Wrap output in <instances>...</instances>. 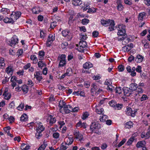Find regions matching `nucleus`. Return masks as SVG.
Segmentation results:
<instances>
[{"instance_id":"obj_64","label":"nucleus","mask_w":150,"mask_h":150,"mask_svg":"<svg viewBox=\"0 0 150 150\" xmlns=\"http://www.w3.org/2000/svg\"><path fill=\"white\" fill-rule=\"evenodd\" d=\"M59 136V134L58 132L54 133L53 134V137L55 139L58 138Z\"/></svg>"},{"instance_id":"obj_24","label":"nucleus","mask_w":150,"mask_h":150,"mask_svg":"<svg viewBox=\"0 0 150 150\" xmlns=\"http://www.w3.org/2000/svg\"><path fill=\"white\" fill-rule=\"evenodd\" d=\"M30 59L31 60L33 61V64L37 63L38 61V59L35 55H32L30 56Z\"/></svg>"},{"instance_id":"obj_3","label":"nucleus","mask_w":150,"mask_h":150,"mask_svg":"<svg viewBox=\"0 0 150 150\" xmlns=\"http://www.w3.org/2000/svg\"><path fill=\"white\" fill-rule=\"evenodd\" d=\"M100 125L98 122H96L95 121L93 122L91 125L90 127V130L92 132H95L96 129H98L100 128Z\"/></svg>"},{"instance_id":"obj_16","label":"nucleus","mask_w":150,"mask_h":150,"mask_svg":"<svg viewBox=\"0 0 150 150\" xmlns=\"http://www.w3.org/2000/svg\"><path fill=\"white\" fill-rule=\"evenodd\" d=\"M111 20L108 19L107 20H101L100 21L101 24L105 26H108L110 25L111 22Z\"/></svg>"},{"instance_id":"obj_63","label":"nucleus","mask_w":150,"mask_h":150,"mask_svg":"<svg viewBox=\"0 0 150 150\" xmlns=\"http://www.w3.org/2000/svg\"><path fill=\"white\" fill-rule=\"evenodd\" d=\"M126 140L125 139H123L118 144L117 146L118 147H120L123 145L125 142Z\"/></svg>"},{"instance_id":"obj_55","label":"nucleus","mask_w":150,"mask_h":150,"mask_svg":"<svg viewBox=\"0 0 150 150\" xmlns=\"http://www.w3.org/2000/svg\"><path fill=\"white\" fill-rule=\"evenodd\" d=\"M118 69L119 71H122L124 69V67L122 65H119L118 67Z\"/></svg>"},{"instance_id":"obj_38","label":"nucleus","mask_w":150,"mask_h":150,"mask_svg":"<svg viewBox=\"0 0 150 150\" xmlns=\"http://www.w3.org/2000/svg\"><path fill=\"white\" fill-rule=\"evenodd\" d=\"M87 43L85 41L81 40L79 43V45L80 46L83 47L84 48L86 46Z\"/></svg>"},{"instance_id":"obj_48","label":"nucleus","mask_w":150,"mask_h":150,"mask_svg":"<svg viewBox=\"0 0 150 150\" xmlns=\"http://www.w3.org/2000/svg\"><path fill=\"white\" fill-rule=\"evenodd\" d=\"M76 46L77 47H78L76 48V49L78 51H79L80 52H84V47H83L80 46H79L78 44L76 45Z\"/></svg>"},{"instance_id":"obj_41","label":"nucleus","mask_w":150,"mask_h":150,"mask_svg":"<svg viewBox=\"0 0 150 150\" xmlns=\"http://www.w3.org/2000/svg\"><path fill=\"white\" fill-rule=\"evenodd\" d=\"M47 146V143H44L40 146L38 150H44L45 149Z\"/></svg>"},{"instance_id":"obj_12","label":"nucleus","mask_w":150,"mask_h":150,"mask_svg":"<svg viewBox=\"0 0 150 150\" xmlns=\"http://www.w3.org/2000/svg\"><path fill=\"white\" fill-rule=\"evenodd\" d=\"M8 89H5L3 94V95L4 96V99L7 100H9L11 97V95L8 93Z\"/></svg>"},{"instance_id":"obj_60","label":"nucleus","mask_w":150,"mask_h":150,"mask_svg":"<svg viewBox=\"0 0 150 150\" xmlns=\"http://www.w3.org/2000/svg\"><path fill=\"white\" fill-rule=\"evenodd\" d=\"M57 25V22H53L51 23L50 25V28H54Z\"/></svg>"},{"instance_id":"obj_11","label":"nucleus","mask_w":150,"mask_h":150,"mask_svg":"<svg viewBox=\"0 0 150 150\" xmlns=\"http://www.w3.org/2000/svg\"><path fill=\"white\" fill-rule=\"evenodd\" d=\"M116 3L117 5V10L120 11L122 10L124 7L123 5L122 4L121 0H117Z\"/></svg>"},{"instance_id":"obj_57","label":"nucleus","mask_w":150,"mask_h":150,"mask_svg":"<svg viewBox=\"0 0 150 150\" xmlns=\"http://www.w3.org/2000/svg\"><path fill=\"white\" fill-rule=\"evenodd\" d=\"M89 22V20L86 19H84L82 21L81 23L84 25L87 24Z\"/></svg>"},{"instance_id":"obj_39","label":"nucleus","mask_w":150,"mask_h":150,"mask_svg":"<svg viewBox=\"0 0 150 150\" xmlns=\"http://www.w3.org/2000/svg\"><path fill=\"white\" fill-rule=\"evenodd\" d=\"M54 39V37L53 36V35L52 34H50L48 37L47 41L52 42Z\"/></svg>"},{"instance_id":"obj_54","label":"nucleus","mask_w":150,"mask_h":150,"mask_svg":"<svg viewBox=\"0 0 150 150\" xmlns=\"http://www.w3.org/2000/svg\"><path fill=\"white\" fill-rule=\"evenodd\" d=\"M68 45V43L67 42H64L61 44V46L63 49H65L67 47Z\"/></svg>"},{"instance_id":"obj_50","label":"nucleus","mask_w":150,"mask_h":150,"mask_svg":"<svg viewBox=\"0 0 150 150\" xmlns=\"http://www.w3.org/2000/svg\"><path fill=\"white\" fill-rule=\"evenodd\" d=\"M123 105L122 104H116L115 108V109L119 110L121 109Z\"/></svg>"},{"instance_id":"obj_23","label":"nucleus","mask_w":150,"mask_h":150,"mask_svg":"<svg viewBox=\"0 0 150 150\" xmlns=\"http://www.w3.org/2000/svg\"><path fill=\"white\" fill-rule=\"evenodd\" d=\"M38 58L40 60H42L44 57L45 55V52L43 51H39L38 52Z\"/></svg>"},{"instance_id":"obj_32","label":"nucleus","mask_w":150,"mask_h":150,"mask_svg":"<svg viewBox=\"0 0 150 150\" xmlns=\"http://www.w3.org/2000/svg\"><path fill=\"white\" fill-rule=\"evenodd\" d=\"M133 122L129 121L127 122L125 125V127L126 128L130 129L133 127Z\"/></svg>"},{"instance_id":"obj_52","label":"nucleus","mask_w":150,"mask_h":150,"mask_svg":"<svg viewBox=\"0 0 150 150\" xmlns=\"http://www.w3.org/2000/svg\"><path fill=\"white\" fill-rule=\"evenodd\" d=\"M41 132L39 131V130H38L35 134V136L36 138L38 139H39L40 137L42 136V134H41Z\"/></svg>"},{"instance_id":"obj_18","label":"nucleus","mask_w":150,"mask_h":150,"mask_svg":"<svg viewBox=\"0 0 150 150\" xmlns=\"http://www.w3.org/2000/svg\"><path fill=\"white\" fill-rule=\"evenodd\" d=\"M144 57L140 54H138L135 57V61L137 63H140L143 60Z\"/></svg>"},{"instance_id":"obj_1","label":"nucleus","mask_w":150,"mask_h":150,"mask_svg":"<svg viewBox=\"0 0 150 150\" xmlns=\"http://www.w3.org/2000/svg\"><path fill=\"white\" fill-rule=\"evenodd\" d=\"M11 12L12 13L10 15L11 17H5L3 20L4 23L13 24L14 22L19 18L21 16V13L20 11H16Z\"/></svg>"},{"instance_id":"obj_58","label":"nucleus","mask_w":150,"mask_h":150,"mask_svg":"<svg viewBox=\"0 0 150 150\" xmlns=\"http://www.w3.org/2000/svg\"><path fill=\"white\" fill-rule=\"evenodd\" d=\"M67 140L69 141V143H66L65 144L68 145L71 144L73 142V139L71 138H68L67 139Z\"/></svg>"},{"instance_id":"obj_42","label":"nucleus","mask_w":150,"mask_h":150,"mask_svg":"<svg viewBox=\"0 0 150 150\" xmlns=\"http://www.w3.org/2000/svg\"><path fill=\"white\" fill-rule=\"evenodd\" d=\"M89 115V114L88 112H85L83 113L81 118L83 120H85L86 119Z\"/></svg>"},{"instance_id":"obj_53","label":"nucleus","mask_w":150,"mask_h":150,"mask_svg":"<svg viewBox=\"0 0 150 150\" xmlns=\"http://www.w3.org/2000/svg\"><path fill=\"white\" fill-rule=\"evenodd\" d=\"M109 104L111 106L115 107L116 105V103L114 100H112L111 101L109 102Z\"/></svg>"},{"instance_id":"obj_17","label":"nucleus","mask_w":150,"mask_h":150,"mask_svg":"<svg viewBox=\"0 0 150 150\" xmlns=\"http://www.w3.org/2000/svg\"><path fill=\"white\" fill-rule=\"evenodd\" d=\"M146 16V13L143 12L139 13L138 17V18L139 21H142Z\"/></svg>"},{"instance_id":"obj_49","label":"nucleus","mask_w":150,"mask_h":150,"mask_svg":"<svg viewBox=\"0 0 150 150\" xmlns=\"http://www.w3.org/2000/svg\"><path fill=\"white\" fill-rule=\"evenodd\" d=\"M66 56L65 54H62L61 55V56L59 57L58 58L59 60H62V61H66L65 58H66Z\"/></svg>"},{"instance_id":"obj_31","label":"nucleus","mask_w":150,"mask_h":150,"mask_svg":"<svg viewBox=\"0 0 150 150\" xmlns=\"http://www.w3.org/2000/svg\"><path fill=\"white\" fill-rule=\"evenodd\" d=\"M115 90L116 93H117L119 95L122 94L123 91V89H121L120 87H117L115 88Z\"/></svg>"},{"instance_id":"obj_9","label":"nucleus","mask_w":150,"mask_h":150,"mask_svg":"<svg viewBox=\"0 0 150 150\" xmlns=\"http://www.w3.org/2000/svg\"><path fill=\"white\" fill-rule=\"evenodd\" d=\"M42 74L41 72L39 71L35 72L34 74L35 77L36 78L37 80H38L39 82L41 81L42 79Z\"/></svg>"},{"instance_id":"obj_44","label":"nucleus","mask_w":150,"mask_h":150,"mask_svg":"<svg viewBox=\"0 0 150 150\" xmlns=\"http://www.w3.org/2000/svg\"><path fill=\"white\" fill-rule=\"evenodd\" d=\"M144 146V142L142 141L138 142L137 144V148L143 147Z\"/></svg>"},{"instance_id":"obj_5","label":"nucleus","mask_w":150,"mask_h":150,"mask_svg":"<svg viewBox=\"0 0 150 150\" xmlns=\"http://www.w3.org/2000/svg\"><path fill=\"white\" fill-rule=\"evenodd\" d=\"M34 125L36 126V131L39 130V131L42 132L44 130V128L41 122H36L34 123Z\"/></svg>"},{"instance_id":"obj_4","label":"nucleus","mask_w":150,"mask_h":150,"mask_svg":"<svg viewBox=\"0 0 150 150\" xmlns=\"http://www.w3.org/2000/svg\"><path fill=\"white\" fill-rule=\"evenodd\" d=\"M62 34L63 36L64 37L67 36L69 40H70L72 38V34L68 30H65L62 31Z\"/></svg>"},{"instance_id":"obj_27","label":"nucleus","mask_w":150,"mask_h":150,"mask_svg":"<svg viewBox=\"0 0 150 150\" xmlns=\"http://www.w3.org/2000/svg\"><path fill=\"white\" fill-rule=\"evenodd\" d=\"M82 4V1L81 0H73L72 4L75 6H79Z\"/></svg>"},{"instance_id":"obj_2","label":"nucleus","mask_w":150,"mask_h":150,"mask_svg":"<svg viewBox=\"0 0 150 150\" xmlns=\"http://www.w3.org/2000/svg\"><path fill=\"white\" fill-rule=\"evenodd\" d=\"M93 64L90 62H86L83 64V69H82V72L83 73L90 74L91 72L89 69L93 67Z\"/></svg>"},{"instance_id":"obj_28","label":"nucleus","mask_w":150,"mask_h":150,"mask_svg":"<svg viewBox=\"0 0 150 150\" xmlns=\"http://www.w3.org/2000/svg\"><path fill=\"white\" fill-rule=\"evenodd\" d=\"M137 88V84L135 83H132L130 85L129 88L133 91L136 90Z\"/></svg>"},{"instance_id":"obj_30","label":"nucleus","mask_w":150,"mask_h":150,"mask_svg":"<svg viewBox=\"0 0 150 150\" xmlns=\"http://www.w3.org/2000/svg\"><path fill=\"white\" fill-rule=\"evenodd\" d=\"M30 146L27 144L23 143L21 146V149L22 150H27L29 149Z\"/></svg>"},{"instance_id":"obj_56","label":"nucleus","mask_w":150,"mask_h":150,"mask_svg":"<svg viewBox=\"0 0 150 150\" xmlns=\"http://www.w3.org/2000/svg\"><path fill=\"white\" fill-rule=\"evenodd\" d=\"M45 64V63L42 61H40L38 63V65L39 67L42 68Z\"/></svg>"},{"instance_id":"obj_51","label":"nucleus","mask_w":150,"mask_h":150,"mask_svg":"<svg viewBox=\"0 0 150 150\" xmlns=\"http://www.w3.org/2000/svg\"><path fill=\"white\" fill-rule=\"evenodd\" d=\"M122 50L125 52H129L130 50L128 46L126 45L122 47Z\"/></svg>"},{"instance_id":"obj_7","label":"nucleus","mask_w":150,"mask_h":150,"mask_svg":"<svg viewBox=\"0 0 150 150\" xmlns=\"http://www.w3.org/2000/svg\"><path fill=\"white\" fill-rule=\"evenodd\" d=\"M9 42L10 45L12 46L13 45H14L18 43V39L16 36H13Z\"/></svg>"},{"instance_id":"obj_61","label":"nucleus","mask_w":150,"mask_h":150,"mask_svg":"<svg viewBox=\"0 0 150 150\" xmlns=\"http://www.w3.org/2000/svg\"><path fill=\"white\" fill-rule=\"evenodd\" d=\"M24 107V104L23 103H21L17 107V109L19 110H21Z\"/></svg>"},{"instance_id":"obj_19","label":"nucleus","mask_w":150,"mask_h":150,"mask_svg":"<svg viewBox=\"0 0 150 150\" xmlns=\"http://www.w3.org/2000/svg\"><path fill=\"white\" fill-rule=\"evenodd\" d=\"M91 93H93L96 92V91L98 90V88H99L100 87L98 85L95 83L92 84L91 86Z\"/></svg>"},{"instance_id":"obj_13","label":"nucleus","mask_w":150,"mask_h":150,"mask_svg":"<svg viewBox=\"0 0 150 150\" xmlns=\"http://www.w3.org/2000/svg\"><path fill=\"white\" fill-rule=\"evenodd\" d=\"M63 110L65 113H68L72 111L73 108L70 105H67L64 107Z\"/></svg>"},{"instance_id":"obj_6","label":"nucleus","mask_w":150,"mask_h":150,"mask_svg":"<svg viewBox=\"0 0 150 150\" xmlns=\"http://www.w3.org/2000/svg\"><path fill=\"white\" fill-rule=\"evenodd\" d=\"M123 92L125 95L128 96L132 93L133 91L129 88L124 87L123 88Z\"/></svg>"},{"instance_id":"obj_46","label":"nucleus","mask_w":150,"mask_h":150,"mask_svg":"<svg viewBox=\"0 0 150 150\" xmlns=\"http://www.w3.org/2000/svg\"><path fill=\"white\" fill-rule=\"evenodd\" d=\"M123 30H118V32L117 33V35L119 36H125V34L126 33L125 30H124V32H123L122 33Z\"/></svg>"},{"instance_id":"obj_43","label":"nucleus","mask_w":150,"mask_h":150,"mask_svg":"<svg viewBox=\"0 0 150 150\" xmlns=\"http://www.w3.org/2000/svg\"><path fill=\"white\" fill-rule=\"evenodd\" d=\"M143 90L141 88H137V89L136 91V96H137V94H139L143 92Z\"/></svg>"},{"instance_id":"obj_20","label":"nucleus","mask_w":150,"mask_h":150,"mask_svg":"<svg viewBox=\"0 0 150 150\" xmlns=\"http://www.w3.org/2000/svg\"><path fill=\"white\" fill-rule=\"evenodd\" d=\"M56 119L54 117H53L51 115H50L49 117V118L47 119V122H49L51 125H52L54 123L56 122Z\"/></svg>"},{"instance_id":"obj_14","label":"nucleus","mask_w":150,"mask_h":150,"mask_svg":"<svg viewBox=\"0 0 150 150\" xmlns=\"http://www.w3.org/2000/svg\"><path fill=\"white\" fill-rule=\"evenodd\" d=\"M87 125L86 123L83 122L82 123V122L80 121L76 124V127L78 128H83L84 129L86 128V127Z\"/></svg>"},{"instance_id":"obj_34","label":"nucleus","mask_w":150,"mask_h":150,"mask_svg":"<svg viewBox=\"0 0 150 150\" xmlns=\"http://www.w3.org/2000/svg\"><path fill=\"white\" fill-rule=\"evenodd\" d=\"M32 11L33 13L35 14H38L40 12L39 8L36 7H33L32 8Z\"/></svg>"},{"instance_id":"obj_45","label":"nucleus","mask_w":150,"mask_h":150,"mask_svg":"<svg viewBox=\"0 0 150 150\" xmlns=\"http://www.w3.org/2000/svg\"><path fill=\"white\" fill-rule=\"evenodd\" d=\"M126 114L127 115L130 116L131 115V112H132V109L130 108H127L125 111Z\"/></svg>"},{"instance_id":"obj_26","label":"nucleus","mask_w":150,"mask_h":150,"mask_svg":"<svg viewBox=\"0 0 150 150\" xmlns=\"http://www.w3.org/2000/svg\"><path fill=\"white\" fill-rule=\"evenodd\" d=\"M66 103L64 101L60 100L59 101V106L60 107V112H61V110H62V109L64 108V107L65 106Z\"/></svg>"},{"instance_id":"obj_22","label":"nucleus","mask_w":150,"mask_h":150,"mask_svg":"<svg viewBox=\"0 0 150 150\" xmlns=\"http://www.w3.org/2000/svg\"><path fill=\"white\" fill-rule=\"evenodd\" d=\"M6 72L8 74H10L11 75L13 73V67L12 66H9L6 69Z\"/></svg>"},{"instance_id":"obj_36","label":"nucleus","mask_w":150,"mask_h":150,"mask_svg":"<svg viewBox=\"0 0 150 150\" xmlns=\"http://www.w3.org/2000/svg\"><path fill=\"white\" fill-rule=\"evenodd\" d=\"M5 64L4 59L3 58H0V68L4 67Z\"/></svg>"},{"instance_id":"obj_25","label":"nucleus","mask_w":150,"mask_h":150,"mask_svg":"<svg viewBox=\"0 0 150 150\" xmlns=\"http://www.w3.org/2000/svg\"><path fill=\"white\" fill-rule=\"evenodd\" d=\"M111 21L110 24V25H109V27H108V30L110 31H112L114 30L115 24L113 20H111Z\"/></svg>"},{"instance_id":"obj_47","label":"nucleus","mask_w":150,"mask_h":150,"mask_svg":"<svg viewBox=\"0 0 150 150\" xmlns=\"http://www.w3.org/2000/svg\"><path fill=\"white\" fill-rule=\"evenodd\" d=\"M107 116L106 115H104L102 117L100 116L99 120L101 122H104L106 121V119H107Z\"/></svg>"},{"instance_id":"obj_35","label":"nucleus","mask_w":150,"mask_h":150,"mask_svg":"<svg viewBox=\"0 0 150 150\" xmlns=\"http://www.w3.org/2000/svg\"><path fill=\"white\" fill-rule=\"evenodd\" d=\"M125 26L123 25H118V26L117 27V29L118 30H123L122 33L124 32V30H125Z\"/></svg>"},{"instance_id":"obj_21","label":"nucleus","mask_w":150,"mask_h":150,"mask_svg":"<svg viewBox=\"0 0 150 150\" xmlns=\"http://www.w3.org/2000/svg\"><path fill=\"white\" fill-rule=\"evenodd\" d=\"M1 12L3 14L6 15L9 14L10 11L8 8H3L1 9Z\"/></svg>"},{"instance_id":"obj_10","label":"nucleus","mask_w":150,"mask_h":150,"mask_svg":"<svg viewBox=\"0 0 150 150\" xmlns=\"http://www.w3.org/2000/svg\"><path fill=\"white\" fill-rule=\"evenodd\" d=\"M74 137L76 139H79L80 140L83 139V136L80 133L79 131H75L74 132Z\"/></svg>"},{"instance_id":"obj_37","label":"nucleus","mask_w":150,"mask_h":150,"mask_svg":"<svg viewBox=\"0 0 150 150\" xmlns=\"http://www.w3.org/2000/svg\"><path fill=\"white\" fill-rule=\"evenodd\" d=\"M28 120L27 115L25 114H23L20 118V120L21 121H26Z\"/></svg>"},{"instance_id":"obj_8","label":"nucleus","mask_w":150,"mask_h":150,"mask_svg":"<svg viewBox=\"0 0 150 150\" xmlns=\"http://www.w3.org/2000/svg\"><path fill=\"white\" fill-rule=\"evenodd\" d=\"M119 40H122V43L123 45H125L127 44L130 40L128 37L123 36L122 38H118Z\"/></svg>"},{"instance_id":"obj_29","label":"nucleus","mask_w":150,"mask_h":150,"mask_svg":"<svg viewBox=\"0 0 150 150\" xmlns=\"http://www.w3.org/2000/svg\"><path fill=\"white\" fill-rule=\"evenodd\" d=\"M96 111L97 113L99 114H103L104 111V110L103 108H100L98 106H96Z\"/></svg>"},{"instance_id":"obj_62","label":"nucleus","mask_w":150,"mask_h":150,"mask_svg":"<svg viewBox=\"0 0 150 150\" xmlns=\"http://www.w3.org/2000/svg\"><path fill=\"white\" fill-rule=\"evenodd\" d=\"M134 139L133 138H130L127 142V145H129L132 144V142L133 141Z\"/></svg>"},{"instance_id":"obj_15","label":"nucleus","mask_w":150,"mask_h":150,"mask_svg":"<svg viewBox=\"0 0 150 150\" xmlns=\"http://www.w3.org/2000/svg\"><path fill=\"white\" fill-rule=\"evenodd\" d=\"M150 135V129L148 128V131L145 134L144 132H142L141 134V137L145 139H148Z\"/></svg>"},{"instance_id":"obj_59","label":"nucleus","mask_w":150,"mask_h":150,"mask_svg":"<svg viewBox=\"0 0 150 150\" xmlns=\"http://www.w3.org/2000/svg\"><path fill=\"white\" fill-rule=\"evenodd\" d=\"M17 53V55H18V56H21L23 53V50L21 49L18 50Z\"/></svg>"},{"instance_id":"obj_33","label":"nucleus","mask_w":150,"mask_h":150,"mask_svg":"<svg viewBox=\"0 0 150 150\" xmlns=\"http://www.w3.org/2000/svg\"><path fill=\"white\" fill-rule=\"evenodd\" d=\"M21 90H22L25 94H26L27 93L28 91V88L27 85H24L22 86Z\"/></svg>"},{"instance_id":"obj_40","label":"nucleus","mask_w":150,"mask_h":150,"mask_svg":"<svg viewBox=\"0 0 150 150\" xmlns=\"http://www.w3.org/2000/svg\"><path fill=\"white\" fill-rule=\"evenodd\" d=\"M72 69L70 68H68L67 69L66 73H65V74L67 76H71L72 75Z\"/></svg>"}]
</instances>
